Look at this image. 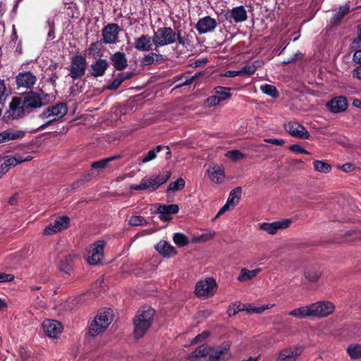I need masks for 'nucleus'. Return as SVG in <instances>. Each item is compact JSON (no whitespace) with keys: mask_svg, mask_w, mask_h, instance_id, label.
<instances>
[{"mask_svg":"<svg viewBox=\"0 0 361 361\" xmlns=\"http://www.w3.org/2000/svg\"><path fill=\"white\" fill-rule=\"evenodd\" d=\"M111 60L114 67L118 71L123 70L128 66L127 59L123 52H116L111 56Z\"/></svg>","mask_w":361,"mask_h":361,"instance_id":"7c9ffc66","label":"nucleus"},{"mask_svg":"<svg viewBox=\"0 0 361 361\" xmlns=\"http://www.w3.org/2000/svg\"><path fill=\"white\" fill-rule=\"evenodd\" d=\"M44 334L49 338H56L62 332L63 326L59 321L53 319H45L42 324Z\"/></svg>","mask_w":361,"mask_h":361,"instance_id":"4468645a","label":"nucleus"},{"mask_svg":"<svg viewBox=\"0 0 361 361\" xmlns=\"http://www.w3.org/2000/svg\"><path fill=\"white\" fill-rule=\"evenodd\" d=\"M291 223V219H284L271 223H262L259 225V228L269 234L274 235L276 234L279 230L289 227Z\"/></svg>","mask_w":361,"mask_h":361,"instance_id":"2eb2a0df","label":"nucleus"},{"mask_svg":"<svg viewBox=\"0 0 361 361\" xmlns=\"http://www.w3.org/2000/svg\"><path fill=\"white\" fill-rule=\"evenodd\" d=\"M335 305L329 300H319L307 306L296 308L289 316H329L335 312Z\"/></svg>","mask_w":361,"mask_h":361,"instance_id":"f03ea898","label":"nucleus"},{"mask_svg":"<svg viewBox=\"0 0 361 361\" xmlns=\"http://www.w3.org/2000/svg\"><path fill=\"white\" fill-rule=\"evenodd\" d=\"M210 335L209 331H204L202 334H198L191 341V344H195L202 342L204 339H206Z\"/></svg>","mask_w":361,"mask_h":361,"instance_id":"4d7b16f0","label":"nucleus"},{"mask_svg":"<svg viewBox=\"0 0 361 361\" xmlns=\"http://www.w3.org/2000/svg\"><path fill=\"white\" fill-rule=\"evenodd\" d=\"M45 306V302L40 300L39 298L36 299L33 305L30 307L29 313L31 314H41V312H38L37 310L40 307H44Z\"/></svg>","mask_w":361,"mask_h":361,"instance_id":"603ef678","label":"nucleus"},{"mask_svg":"<svg viewBox=\"0 0 361 361\" xmlns=\"http://www.w3.org/2000/svg\"><path fill=\"white\" fill-rule=\"evenodd\" d=\"M260 90L263 93L271 96L273 98H277L279 96V92L276 87L274 85L268 84L262 85L260 86Z\"/></svg>","mask_w":361,"mask_h":361,"instance_id":"37998d69","label":"nucleus"},{"mask_svg":"<svg viewBox=\"0 0 361 361\" xmlns=\"http://www.w3.org/2000/svg\"><path fill=\"white\" fill-rule=\"evenodd\" d=\"M151 317H135L133 320L134 335L136 339L142 338L149 328Z\"/></svg>","mask_w":361,"mask_h":361,"instance_id":"a211bd4d","label":"nucleus"},{"mask_svg":"<svg viewBox=\"0 0 361 361\" xmlns=\"http://www.w3.org/2000/svg\"><path fill=\"white\" fill-rule=\"evenodd\" d=\"M78 256L76 254H71L65 257V258L59 262V268L61 271L66 274H70L73 270L72 262Z\"/></svg>","mask_w":361,"mask_h":361,"instance_id":"2f4dec72","label":"nucleus"},{"mask_svg":"<svg viewBox=\"0 0 361 361\" xmlns=\"http://www.w3.org/2000/svg\"><path fill=\"white\" fill-rule=\"evenodd\" d=\"M174 243L180 247H185L190 243L188 238L183 233H176L173 238Z\"/></svg>","mask_w":361,"mask_h":361,"instance_id":"a19ab883","label":"nucleus"},{"mask_svg":"<svg viewBox=\"0 0 361 361\" xmlns=\"http://www.w3.org/2000/svg\"><path fill=\"white\" fill-rule=\"evenodd\" d=\"M353 75L361 80V65L353 70Z\"/></svg>","mask_w":361,"mask_h":361,"instance_id":"774afa93","label":"nucleus"},{"mask_svg":"<svg viewBox=\"0 0 361 361\" xmlns=\"http://www.w3.org/2000/svg\"><path fill=\"white\" fill-rule=\"evenodd\" d=\"M14 279V276L10 274L0 272V283L10 282Z\"/></svg>","mask_w":361,"mask_h":361,"instance_id":"052dcab7","label":"nucleus"},{"mask_svg":"<svg viewBox=\"0 0 361 361\" xmlns=\"http://www.w3.org/2000/svg\"><path fill=\"white\" fill-rule=\"evenodd\" d=\"M25 133L22 130L7 129L0 133V144L22 138Z\"/></svg>","mask_w":361,"mask_h":361,"instance_id":"cd10ccee","label":"nucleus"},{"mask_svg":"<svg viewBox=\"0 0 361 361\" xmlns=\"http://www.w3.org/2000/svg\"><path fill=\"white\" fill-rule=\"evenodd\" d=\"M78 302V300L76 298H74L69 301L66 302V303L63 305V308H64L63 313H65V314L70 313V311L75 307Z\"/></svg>","mask_w":361,"mask_h":361,"instance_id":"6e6d98bb","label":"nucleus"},{"mask_svg":"<svg viewBox=\"0 0 361 361\" xmlns=\"http://www.w3.org/2000/svg\"><path fill=\"white\" fill-rule=\"evenodd\" d=\"M289 148L293 152L304 153V154H310L309 152L305 150L304 148H302L299 145H292L290 146Z\"/></svg>","mask_w":361,"mask_h":361,"instance_id":"680f3d73","label":"nucleus"},{"mask_svg":"<svg viewBox=\"0 0 361 361\" xmlns=\"http://www.w3.org/2000/svg\"><path fill=\"white\" fill-rule=\"evenodd\" d=\"M274 304H267L257 306L252 303H242L240 302H235L228 305L227 309L228 316H235L240 312H245L247 314H261L265 310L273 307Z\"/></svg>","mask_w":361,"mask_h":361,"instance_id":"20e7f679","label":"nucleus"},{"mask_svg":"<svg viewBox=\"0 0 361 361\" xmlns=\"http://www.w3.org/2000/svg\"><path fill=\"white\" fill-rule=\"evenodd\" d=\"M67 113V106L64 103L58 104L46 108L40 114V118L47 119V121L42 125L39 128L44 129L49 125H51L56 121L63 117Z\"/></svg>","mask_w":361,"mask_h":361,"instance_id":"39448f33","label":"nucleus"},{"mask_svg":"<svg viewBox=\"0 0 361 361\" xmlns=\"http://www.w3.org/2000/svg\"><path fill=\"white\" fill-rule=\"evenodd\" d=\"M338 168L342 170L343 172H350L354 170L355 166L353 164L350 163H346L343 164L342 166H338Z\"/></svg>","mask_w":361,"mask_h":361,"instance_id":"69168bd1","label":"nucleus"},{"mask_svg":"<svg viewBox=\"0 0 361 361\" xmlns=\"http://www.w3.org/2000/svg\"><path fill=\"white\" fill-rule=\"evenodd\" d=\"M170 176L171 172L166 171L156 176H146L141 180L140 184L130 185L129 188L130 190L154 191L166 183Z\"/></svg>","mask_w":361,"mask_h":361,"instance_id":"7ed1b4c3","label":"nucleus"},{"mask_svg":"<svg viewBox=\"0 0 361 361\" xmlns=\"http://www.w3.org/2000/svg\"><path fill=\"white\" fill-rule=\"evenodd\" d=\"M162 57L161 54L152 52L149 54L145 55L142 59V65L149 66L152 65L155 60L159 61Z\"/></svg>","mask_w":361,"mask_h":361,"instance_id":"ea45409f","label":"nucleus"},{"mask_svg":"<svg viewBox=\"0 0 361 361\" xmlns=\"http://www.w3.org/2000/svg\"><path fill=\"white\" fill-rule=\"evenodd\" d=\"M105 244L104 240H98L90 246L85 255L88 264L97 265L102 262L104 257Z\"/></svg>","mask_w":361,"mask_h":361,"instance_id":"1a4fd4ad","label":"nucleus"},{"mask_svg":"<svg viewBox=\"0 0 361 361\" xmlns=\"http://www.w3.org/2000/svg\"><path fill=\"white\" fill-rule=\"evenodd\" d=\"M264 142L273 144L274 145H283L285 142L283 139H277V138H265L264 140Z\"/></svg>","mask_w":361,"mask_h":361,"instance_id":"e2e57ef3","label":"nucleus"},{"mask_svg":"<svg viewBox=\"0 0 361 361\" xmlns=\"http://www.w3.org/2000/svg\"><path fill=\"white\" fill-rule=\"evenodd\" d=\"M348 353L352 359L361 357V345H350L348 348Z\"/></svg>","mask_w":361,"mask_h":361,"instance_id":"de8ad7c7","label":"nucleus"},{"mask_svg":"<svg viewBox=\"0 0 361 361\" xmlns=\"http://www.w3.org/2000/svg\"><path fill=\"white\" fill-rule=\"evenodd\" d=\"M179 207L178 204H159L157 212L159 214V219L162 221H168L172 219V215L178 213Z\"/></svg>","mask_w":361,"mask_h":361,"instance_id":"5701e85b","label":"nucleus"},{"mask_svg":"<svg viewBox=\"0 0 361 361\" xmlns=\"http://www.w3.org/2000/svg\"><path fill=\"white\" fill-rule=\"evenodd\" d=\"M121 31L117 24L111 23L102 30L103 42L105 44H116L118 42V33Z\"/></svg>","mask_w":361,"mask_h":361,"instance_id":"dca6fc26","label":"nucleus"},{"mask_svg":"<svg viewBox=\"0 0 361 361\" xmlns=\"http://www.w3.org/2000/svg\"><path fill=\"white\" fill-rule=\"evenodd\" d=\"M326 106L332 113L337 114L343 112L345 111L348 107L347 99L343 96L336 97L326 104Z\"/></svg>","mask_w":361,"mask_h":361,"instance_id":"393cba45","label":"nucleus"},{"mask_svg":"<svg viewBox=\"0 0 361 361\" xmlns=\"http://www.w3.org/2000/svg\"><path fill=\"white\" fill-rule=\"evenodd\" d=\"M120 157V155L112 156L106 159H103L97 161H94L91 164L92 169L96 171V175H98L101 171L104 170L107 167L108 164Z\"/></svg>","mask_w":361,"mask_h":361,"instance_id":"473e14b6","label":"nucleus"},{"mask_svg":"<svg viewBox=\"0 0 361 361\" xmlns=\"http://www.w3.org/2000/svg\"><path fill=\"white\" fill-rule=\"evenodd\" d=\"M228 18H233L235 23L243 22L247 20V11L243 6L233 8L228 13Z\"/></svg>","mask_w":361,"mask_h":361,"instance_id":"c756f323","label":"nucleus"},{"mask_svg":"<svg viewBox=\"0 0 361 361\" xmlns=\"http://www.w3.org/2000/svg\"><path fill=\"white\" fill-rule=\"evenodd\" d=\"M242 189L240 187H237L232 190L230 193L228 198L227 199L225 204L219 209L214 220L219 218L221 214L226 212L233 209L239 202L241 197Z\"/></svg>","mask_w":361,"mask_h":361,"instance_id":"9d476101","label":"nucleus"},{"mask_svg":"<svg viewBox=\"0 0 361 361\" xmlns=\"http://www.w3.org/2000/svg\"><path fill=\"white\" fill-rule=\"evenodd\" d=\"M70 219L67 216H62L57 217L54 222L50 223L44 229V234L51 235L69 226Z\"/></svg>","mask_w":361,"mask_h":361,"instance_id":"9b49d317","label":"nucleus"},{"mask_svg":"<svg viewBox=\"0 0 361 361\" xmlns=\"http://www.w3.org/2000/svg\"><path fill=\"white\" fill-rule=\"evenodd\" d=\"M185 180L182 178H178L176 181L171 182L167 188V191H178L182 190L185 186Z\"/></svg>","mask_w":361,"mask_h":361,"instance_id":"49530a36","label":"nucleus"},{"mask_svg":"<svg viewBox=\"0 0 361 361\" xmlns=\"http://www.w3.org/2000/svg\"><path fill=\"white\" fill-rule=\"evenodd\" d=\"M153 44L155 48L172 44L176 41V33L169 27H162L154 32Z\"/></svg>","mask_w":361,"mask_h":361,"instance_id":"423d86ee","label":"nucleus"},{"mask_svg":"<svg viewBox=\"0 0 361 361\" xmlns=\"http://www.w3.org/2000/svg\"><path fill=\"white\" fill-rule=\"evenodd\" d=\"M88 54L93 58L97 59L100 56L102 44L99 42L92 43L88 48Z\"/></svg>","mask_w":361,"mask_h":361,"instance_id":"c03bdc74","label":"nucleus"},{"mask_svg":"<svg viewBox=\"0 0 361 361\" xmlns=\"http://www.w3.org/2000/svg\"><path fill=\"white\" fill-rule=\"evenodd\" d=\"M209 353L210 347L202 345L190 354L189 359L192 361H195V358L204 357L207 355L209 356Z\"/></svg>","mask_w":361,"mask_h":361,"instance_id":"c9c22d12","label":"nucleus"},{"mask_svg":"<svg viewBox=\"0 0 361 361\" xmlns=\"http://www.w3.org/2000/svg\"><path fill=\"white\" fill-rule=\"evenodd\" d=\"M114 310L110 307H102L98 310L97 316H114Z\"/></svg>","mask_w":361,"mask_h":361,"instance_id":"13d9d810","label":"nucleus"},{"mask_svg":"<svg viewBox=\"0 0 361 361\" xmlns=\"http://www.w3.org/2000/svg\"><path fill=\"white\" fill-rule=\"evenodd\" d=\"M302 348L300 347H290L280 351L276 361H295L301 355Z\"/></svg>","mask_w":361,"mask_h":361,"instance_id":"412c9836","label":"nucleus"},{"mask_svg":"<svg viewBox=\"0 0 361 361\" xmlns=\"http://www.w3.org/2000/svg\"><path fill=\"white\" fill-rule=\"evenodd\" d=\"M261 269L257 268L253 270H248L245 268L240 269V273L238 275L237 280L240 282H245L255 278Z\"/></svg>","mask_w":361,"mask_h":361,"instance_id":"72a5a7b5","label":"nucleus"},{"mask_svg":"<svg viewBox=\"0 0 361 361\" xmlns=\"http://www.w3.org/2000/svg\"><path fill=\"white\" fill-rule=\"evenodd\" d=\"M285 129L293 137L300 139H308L310 133L304 126L296 122H289L285 125Z\"/></svg>","mask_w":361,"mask_h":361,"instance_id":"aec40b11","label":"nucleus"},{"mask_svg":"<svg viewBox=\"0 0 361 361\" xmlns=\"http://www.w3.org/2000/svg\"><path fill=\"white\" fill-rule=\"evenodd\" d=\"M313 165L316 171L325 173H329L331 169L329 164L323 161L316 160L313 162Z\"/></svg>","mask_w":361,"mask_h":361,"instance_id":"a18cd8bd","label":"nucleus"},{"mask_svg":"<svg viewBox=\"0 0 361 361\" xmlns=\"http://www.w3.org/2000/svg\"><path fill=\"white\" fill-rule=\"evenodd\" d=\"M22 163L21 156L16 154L14 156H5L0 159V167L3 172H7L11 167L15 166Z\"/></svg>","mask_w":361,"mask_h":361,"instance_id":"bb28decb","label":"nucleus"},{"mask_svg":"<svg viewBox=\"0 0 361 361\" xmlns=\"http://www.w3.org/2000/svg\"><path fill=\"white\" fill-rule=\"evenodd\" d=\"M109 66V62L106 59H98L90 65L89 73L94 78L103 76Z\"/></svg>","mask_w":361,"mask_h":361,"instance_id":"b1692460","label":"nucleus"},{"mask_svg":"<svg viewBox=\"0 0 361 361\" xmlns=\"http://www.w3.org/2000/svg\"><path fill=\"white\" fill-rule=\"evenodd\" d=\"M230 344L224 343L221 345L210 348L209 361H226L229 359Z\"/></svg>","mask_w":361,"mask_h":361,"instance_id":"ddd939ff","label":"nucleus"},{"mask_svg":"<svg viewBox=\"0 0 361 361\" xmlns=\"http://www.w3.org/2000/svg\"><path fill=\"white\" fill-rule=\"evenodd\" d=\"M231 88L230 87L218 86L214 89V92L219 98L220 101L222 102L231 97Z\"/></svg>","mask_w":361,"mask_h":361,"instance_id":"4c0bfd02","label":"nucleus"},{"mask_svg":"<svg viewBox=\"0 0 361 361\" xmlns=\"http://www.w3.org/2000/svg\"><path fill=\"white\" fill-rule=\"evenodd\" d=\"M196 78V75H193L192 77H185L183 75H177L174 78L175 82H180L178 85H176V88H179L184 85H188L191 84L193 80Z\"/></svg>","mask_w":361,"mask_h":361,"instance_id":"79ce46f5","label":"nucleus"},{"mask_svg":"<svg viewBox=\"0 0 361 361\" xmlns=\"http://www.w3.org/2000/svg\"><path fill=\"white\" fill-rule=\"evenodd\" d=\"M257 62H255L251 64H247L244 66L240 70V75H252L259 67V64L256 65Z\"/></svg>","mask_w":361,"mask_h":361,"instance_id":"8fccbe9b","label":"nucleus"},{"mask_svg":"<svg viewBox=\"0 0 361 361\" xmlns=\"http://www.w3.org/2000/svg\"><path fill=\"white\" fill-rule=\"evenodd\" d=\"M129 224L132 226H144L147 224V221L141 216H133L129 219Z\"/></svg>","mask_w":361,"mask_h":361,"instance_id":"864d4df0","label":"nucleus"},{"mask_svg":"<svg viewBox=\"0 0 361 361\" xmlns=\"http://www.w3.org/2000/svg\"><path fill=\"white\" fill-rule=\"evenodd\" d=\"M153 39L152 37L148 35H142L135 39L134 47L137 51H149L152 49Z\"/></svg>","mask_w":361,"mask_h":361,"instance_id":"a878e982","label":"nucleus"},{"mask_svg":"<svg viewBox=\"0 0 361 361\" xmlns=\"http://www.w3.org/2000/svg\"><path fill=\"white\" fill-rule=\"evenodd\" d=\"M43 105L42 99L37 93L30 92L21 97H13L9 106L13 118L22 116L25 111L40 107Z\"/></svg>","mask_w":361,"mask_h":361,"instance_id":"f257e3e1","label":"nucleus"},{"mask_svg":"<svg viewBox=\"0 0 361 361\" xmlns=\"http://www.w3.org/2000/svg\"><path fill=\"white\" fill-rule=\"evenodd\" d=\"M304 275L307 281L310 282H316L320 278L322 271L317 269L310 268L305 271Z\"/></svg>","mask_w":361,"mask_h":361,"instance_id":"58836bf2","label":"nucleus"},{"mask_svg":"<svg viewBox=\"0 0 361 361\" xmlns=\"http://www.w3.org/2000/svg\"><path fill=\"white\" fill-rule=\"evenodd\" d=\"M206 102L207 103L209 106H213L218 105L221 102V101H220L219 98H218L216 97V95L215 94V95H212V96L209 97L206 99Z\"/></svg>","mask_w":361,"mask_h":361,"instance_id":"bf43d9fd","label":"nucleus"},{"mask_svg":"<svg viewBox=\"0 0 361 361\" xmlns=\"http://www.w3.org/2000/svg\"><path fill=\"white\" fill-rule=\"evenodd\" d=\"M112 321V317H94L89 327L90 335L96 336L102 333Z\"/></svg>","mask_w":361,"mask_h":361,"instance_id":"f8f14e48","label":"nucleus"},{"mask_svg":"<svg viewBox=\"0 0 361 361\" xmlns=\"http://www.w3.org/2000/svg\"><path fill=\"white\" fill-rule=\"evenodd\" d=\"M19 353L21 361H28L29 356L25 349L23 348H20Z\"/></svg>","mask_w":361,"mask_h":361,"instance_id":"338daca9","label":"nucleus"},{"mask_svg":"<svg viewBox=\"0 0 361 361\" xmlns=\"http://www.w3.org/2000/svg\"><path fill=\"white\" fill-rule=\"evenodd\" d=\"M36 81L37 77L30 71L20 72L16 76V84L19 87L31 88Z\"/></svg>","mask_w":361,"mask_h":361,"instance_id":"4be33fe9","label":"nucleus"},{"mask_svg":"<svg viewBox=\"0 0 361 361\" xmlns=\"http://www.w3.org/2000/svg\"><path fill=\"white\" fill-rule=\"evenodd\" d=\"M217 289L216 281L212 277L199 281L195 286L194 293L200 299H207L214 295Z\"/></svg>","mask_w":361,"mask_h":361,"instance_id":"0eeeda50","label":"nucleus"},{"mask_svg":"<svg viewBox=\"0 0 361 361\" xmlns=\"http://www.w3.org/2000/svg\"><path fill=\"white\" fill-rule=\"evenodd\" d=\"M225 156L228 159H229L233 161H238L239 159H243L245 157V154L242 153L241 152H240L239 150H237V149L228 151L225 154Z\"/></svg>","mask_w":361,"mask_h":361,"instance_id":"09e8293b","label":"nucleus"},{"mask_svg":"<svg viewBox=\"0 0 361 361\" xmlns=\"http://www.w3.org/2000/svg\"><path fill=\"white\" fill-rule=\"evenodd\" d=\"M210 180L215 184H221L225 179L224 168L218 164H210L207 170Z\"/></svg>","mask_w":361,"mask_h":361,"instance_id":"6ab92c4d","label":"nucleus"},{"mask_svg":"<svg viewBox=\"0 0 361 361\" xmlns=\"http://www.w3.org/2000/svg\"><path fill=\"white\" fill-rule=\"evenodd\" d=\"M216 26V20L207 16L199 19L195 25V28L200 35H202L213 32Z\"/></svg>","mask_w":361,"mask_h":361,"instance_id":"f3484780","label":"nucleus"},{"mask_svg":"<svg viewBox=\"0 0 361 361\" xmlns=\"http://www.w3.org/2000/svg\"><path fill=\"white\" fill-rule=\"evenodd\" d=\"M360 235H361L360 231L352 230V231H347L345 233L344 237L345 238V240L350 241V240H355L357 239L358 238L360 237Z\"/></svg>","mask_w":361,"mask_h":361,"instance_id":"5fc2aeb1","label":"nucleus"},{"mask_svg":"<svg viewBox=\"0 0 361 361\" xmlns=\"http://www.w3.org/2000/svg\"><path fill=\"white\" fill-rule=\"evenodd\" d=\"M350 11V6L344 5L341 6L338 11H336L331 19L332 25H337L341 20Z\"/></svg>","mask_w":361,"mask_h":361,"instance_id":"e433bc0d","label":"nucleus"},{"mask_svg":"<svg viewBox=\"0 0 361 361\" xmlns=\"http://www.w3.org/2000/svg\"><path fill=\"white\" fill-rule=\"evenodd\" d=\"M155 310L148 305L140 307L137 311V316H154Z\"/></svg>","mask_w":361,"mask_h":361,"instance_id":"3c124183","label":"nucleus"},{"mask_svg":"<svg viewBox=\"0 0 361 361\" xmlns=\"http://www.w3.org/2000/svg\"><path fill=\"white\" fill-rule=\"evenodd\" d=\"M162 149H166V155L171 154V151L168 146L163 147L161 145H158L154 149L149 150L146 155L142 157V162L147 163L154 159L157 157V154L159 153Z\"/></svg>","mask_w":361,"mask_h":361,"instance_id":"f704fd0d","label":"nucleus"},{"mask_svg":"<svg viewBox=\"0 0 361 361\" xmlns=\"http://www.w3.org/2000/svg\"><path fill=\"white\" fill-rule=\"evenodd\" d=\"M87 68V60L85 56L78 54L71 59V63L68 69V75L73 80L80 79L85 73Z\"/></svg>","mask_w":361,"mask_h":361,"instance_id":"6e6552de","label":"nucleus"},{"mask_svg":"<svg viewBox=\"0 0 361 361\" xmlns=\"http://www.w3.org/2000/svg\"><path fill=\"white\" fill-rule=\"evenodd\" d=\"M155 249L165 257H171L177 253L175 247L165 240L159 241L156 245Z\"/></svg>","mask_w":361,"mask_h":361,"instance_id":"c85d7f7f","label":"nucleus"},{"mask_svg":"<svg viewBox=\"0 0 361 361\" xmlns=\"http://www.w3.org/2000/svg\"><path fill=\"white\" fill-rule=\"evenodd\" d=\"M123 82V79H121V78H117L113 80L111 84L109 85V88L110 90H116Z\"/></svg>","mask_w":361,"mask_h":361,"instance_id":"0e129e2a","label":"nucleus"}]
</instances>
